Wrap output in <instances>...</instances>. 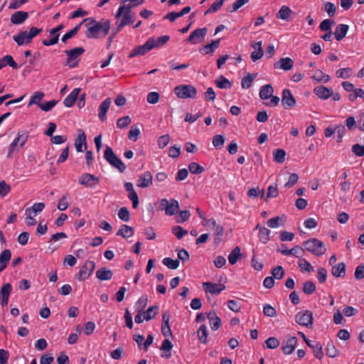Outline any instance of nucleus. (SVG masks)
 <instances>
[{
	"label": "nucleus",
	"instance_id": "4",
	"mask_svg": "<svg viewBox=\"0 0 364 364\" xmlns=\"http://www.w3.org/2000/svg\"><path fill=\"white\" fill-rule=\"evenodd\" d=\"M274 93V88L273 87L269 85H264L260 87L259 90V97L263 100H270L269 102H265V105L268 107H276L279 105V102L280 101V99L277 96H273Z\"/></svg>",
	"mask_w": 364,
	"mask_h": 364
},
{
	"label": "nucleus",
	"instance_id": "57",
	"mask_svg": "<svg viewBox=\"0 0 364 364\" xmlns=\"http://www.w3.org/2000/svg\"><path fill=\"white\" fill-rule=\"evenodd\" d=\"M286 153L283 149H276L273 153L274 160L278 163L284 162Z\"/></svg>",
	"mask_w": 364,
	"mask_h": 364
},
{
	"label": "nucleus",
	"instance_id": "10",
	"mask_svg": "<svg viewBox=\"0 0 364 364\" xmlns=\"http://www.w3.org/2000/svg\"><path fill=\"white\" fill-rule=\"evenodd\" d=\"M95 268V263L93 261L87 260L84 265L81 267L80 271L76 275V278L79 281H85L89 278L92 274Z\"/></svg>",
	"mask_w": 364,
	"mask_h": 364
},
{
	"label": "nucleus",
	"instance_id": "45",
	"mask_svg": "<svg viewBox=\"0 0 364 364\" xmlns=\"http://www.w3.org/2000/svg\"><path fill=\"white\" fill-rule=\"evenodd\" d=\"M240 249L239 247H235L228 256L229 262L235 264L240 257Z\"/></svg>",
	"mask_w": 364,
	"mask_h": 364
},
{
	"label": "nucleus",
	"instance_id": "15",
	"mask_svg": "<svg viewBox=\"0 0 364 364\" xmlns=\"http://www.w3.org/2000/svg\"><path fill=\"white\" fill-rule=\"evenodd\" d=\"M77 132V137L75 140V147L77 152H82L87 149L86 135L81 129H79Z\"/></svg>",
	"mask_w": 364,
	"mask_h": 364
},
{
	"label": "nucleus",
	"instance_id": "13",
	"mask_svg": "<svg viewBox=\"0 0 364 364\" xmlns=\"http://www.w3.org/2000/svg\"><path fill=\"white\" fill-rule=\"evenodd\" d=\"M207 28H197L193 31L188 38V41L191 44H198L203 41L207 33Z\"/></svg>",
	"mask_w": 364,
	"mask_h": 364
},
{
	"label": "nucleus",
	"instance_id": "20",
	"mask_svg": "<svg viewBox=\"0 0 364 364\" xmlns=\"http://www.w3.org/2000/svg\"><path fill=\"white\" fill-rule=\"evenodd\" d=\"M121 16H122V19H121L120 22L117 23V28L115 31V33H117L118 32H119L124 26L131 24V23H133L134 21V17H133L132 13H129V11L128 12L124 11V13L122 14V15Z\"/></svg>",
	"mask_w": 364,
	"mask_h": 364
},
{
	"label": "nucleus",
	"instance_id": "18",
	"mask_svg": "<svg viewBox=\"0 0 364 364\" xmlns=\"http://www.w3.org/2000/svg\"><path fill=\"white\" fill-rule=\"evenodd\" d=\"M314 94L321 100H327L333 95V90L323 85H318L314 88Z\"/></svg>",
	"mask_w": 364,
	"mask_h": 364
},
{
	"label": "nucleus",
	"instance_id": "62",
	"mask_svg": "<svg viewBox=\"0 0 364 364\" xmlns=\"http://www.w3.org/2000/svg\"><path fill=\"white\" fill-rule=\"evenodd\" d=\"M323 9L329 17H333L336 14V8L331 2H326L323 5Z\"/></svg>",
	"mask_w": 364,
	"mask_h": 364
},
{
	"label": "nucleus",
	"instance_id": "21",
	"mask_svg": "<svg viewBox=\"0 0 364 364\" xmlns=\"http://www.w3.org/2000/svg\"><path fill=\"white\" fill-rule=\"evenodd\" d=\"M294 65V61L290 58H281L279 61L276 62L274 64V68H279L283 70L287 71L292 68Z\"/></svg>",
	"mask_w": 364,
	"mask_h": 364
},
{
	"label": "nucleus",
	"instance_id": "17",
	"mask_svg": "<svg viewBox=\"0 0 364 364\" xmlns=\"http://www.w3.org/2000/svg\"><path fill=\"white\" fill-rule=\"evenodd\" d=\"M203 289L205 292L211 294H219L225 289V286L220 283L204 282L203 283Z\"/></svg>",
	"mask_w": 364,
	"mask_h": 364
},
{
	"label": "nucleus",
	"instance_id": "49",
	"mask_svg": "<svg viewBox=\"0 0 364 364\" xmlns=\"http://www.w3.org/2000/svg\"><path fill=\"white\" fill-rule=\"evenodd\" d=\"M140 133L141 132L139 127L135 125L132 126L128 134V138L132 141H136L138 139Z\"/></svg>",
	"mask_w": 364,
	"mask_h": 364
},
{
	"label": "nucleus",
	"instance_id": "61",
	"mask_svg": "<svg viewBox=\"0 0 364 364\" xmlns=\"http://www.w3.org/2000/svg\"><path fill=\"white\" fill-rule=\"evenodd\" d=\"M119 219L124 222H128L130 220V214L128 209L125 207L121 208L118 213Z\"/></svg>",
	"mask_w": 364,
	"mask_h": 364
},
{
	"label": "nucleus",
	"instance_id": "51",
	"mask_svg": "<svg viewBox=\"0 0 364 364\" xmlns=\"http://www.w3.org/2000/svg\"><path fill=\"white\" fill-rule=\"evenodd\" d=\"M311 349L313 350V353L316 358L319 360H321L323 358V352L322 346L321 345L320 343L314 341V347Z\"/></svg>",
	"mask_w": 364,
	"mask_h": 364
},
{
	"label": "nucleus",
	"instance_id": "27",
	"mask_svg": "<svg viewBox=\"0 0 364 364\" xmlns=\"http://www.w3.org/2000/svg\"><path fill=\"white\" fill-rule=\"evenodd\" d=\"M111 103H112L111 99L106 98L100 104L99 109H98V112H99L98 117L101 121L104 122L106 119V118H107L106 114L110 107Z\"/></svg>",
	"mask_w": 364,
	"mask_h": 364
},
{
	"label": "nucleus",
	"instance_id": "12",
	"mask_svg": "<svg viewBox=\"0 0 364 364\" xmlns=\"http://www.w3.org/2000/svg\"><path fill=\"white\" fill-rule=\"evenodd\" d=\"M79 183L89 188H95L100 183V178L91 173H83L79 178Z\"/></svg>",
	"mask_w": 364,
	"mask_h": 364
},
{
	"label": "nucleus",
	"instance_id": "39",
	"mask_svg": "<svg viewBox=\"0 0 364 364\" xmlns=\"http://www.w3.org/2000/svg\"><path fill=\"white\" fill-rule=\"evenodd\" d=\"M159 310L158 306H150L146 311H143L144 318L149 321L155 317Z\"/></svg>",
	"mask_w": 364,
	"mask_h": 364
},
{
	"label": "nucleus",
	"instance_id": "48",
	"mask_svg": "<svg viewBox=\"0 0 364 364\" xmlns=\"http://www.w3.org/2000/svg\"><path fill=\"white\" fill-rule=\"evenodd\" d=\"M326 355L330 358H336L338 355V350L333 345V342L328 343L326 346Z\"/></svg>",
	"mask_w": 364,
	"mask_h": 364
},
{
	"label": "nucleus",
	"instance_id": "42",
	"mask_svg": "<svg viewBox=\"0 0 364 364\" xmlns=\"http://www.w3.org/2000/svg\"><path fill=\"white\" fill-rule=\"evenodd\" d=\"M45 208V204L43 203H35L31 208H28L26 209V213H34L37 215L38 213L43 211Z\"/></svg>",
	"mask_w": 364,
	"mask_h": 364
},
{
	"label": "nucleus",
	"instance_id": "9",
	"mask_svg": "<svg viewBox=\"0 0 364 364\" xmlns=\"http://www.w3.org/2000/svg\"><path fill=\"white\" fill-rule=\"evenodd\" d=\"M313 320V313L309 310L299 311L295 316V321L298 324L307 328L312 327Z\"/></svg>",
	"mask_w": 364,
	"mask_h": 364
},
{
	"label": "nucleus",
	"instance_id": "14",
	"mask_svg": "<svg viewBox=\"0 0 364 364\" xmlns=\"http://www.w3.org/2000/svg\"><path fill=\"white\" fill-rule=\"evenodd\" d=\"M282 104L284 109H290L296 105V100L289 89L282 91Z\"/></svg>",
	"mask_w": 364,
	"mask_h": 364
},
{
	"label": "nucleus",
	"instance_id": "33",
	"mask_svg": "<svg viewBox=\"0 0 364 364\" xmlns=\"http://www.w3.org/2000/svg\"><path fill=\"white\" fill-rule=\"evenodd\" d=\"M293 14L292 10L287 6H282L278 14H277V17L278 18L289 21L290 16Z\"/></svg>",
	"mask_w": 364,
	"mask_h": 364
},
{
	"label": "nucleus",
	"instance_id": "40",
	"mask_svg": "<svg viewBox=\"0 0 364 364\" xmlns=\"http://www.w3.org/2000/svg\"><path fill=\"white\" fill-rule=\"evenodd\" d=\"M298 265L302 272H311L314 271V267L306 259L300 258Z\"/></svg>",
	"mask_w": 364,
	"mask_h": 364
},
{
	"label": "nucleus",
	"instance_id": "46",
	"mask_svg": "<svg viewBox=\"0 0 364 364\" xmlns=\"http://www.w3.org/2000/svg\"><path fill=\"white\" fill-rule=\"evenodd\" d=\"M44 97V93L43 92H36L31 97L30 101L28 102V106L32 105H37L39 107V105H41V101Z\"/></svg>",
	"mask_w": 364,
	"mask_h": 364
},
{
	"label": "nucleus",
	"instance_id": "31",
	"mask_svg": "<svg viewBox=\"0 0 364 364\" xmlns=\"http://www.w3.org/2000/svg\"><path fill=\"white\" fill-rule=\"evenodd\" d=\"M348 31V26L346 24H339L336 26L334 35L337 41H341L346 35Z\"/></svg>",
	"mask_w": 364,
	"mask_h": 364
},
{
	"label": "nucleus",
	"instance_id": "28",
	"mask_svg": "<svg viewBox=\"0 0 364 364\" xmlns=\"http://www.w3.org/2000/svg\"><path fill=\"white\" fill-rule=\"evenodd\" d=\"M112 277V271L107 267H101L96 272V277L102 281L110 280Z\"/></svg>",
	"mask_w": 364,
	"mask_h": 364
},
{
	"label": "nucleus",
	"instance_id": "24",
	"mask_svg": "<svg viewBox=\"0 0 364 364\" xmlns=\"http://www.w3.org/2000/svg\"><path fill=\"white\" fill-rule=\"evenodd\" d=\"M81 89L77 87L72 90V92L64 99L63 104L67 107H71L77 100Z\"/></svg>",
	"mask_w": 364,
	"mask_h": 364
},
{
	"label": "nucleus",
	"instance_id": "29",
	"mask_svg": "<svg viewBox=\"0 0 364 364\" xmlns=\"http://www.w3.org/2000/svg\"><path fill=\"white\" fill-rule=\"evenodd\" d=\"M262 45V41L257 42L252 45V47L255 49V50L251 53V59L252 61L255 62L263 56V49Z\"/></svg>",
	"mask_w": 364,
	"mask_h": 364
},
{
	"label": "nucleus",
	"instance_id": "64",
	"mask_svg": "<svg viewBox=\"0 0 364 364\" xmlns=\"http://www.w3.org/2000/svg\"><path fill=\"white\" fill-rule=\"evenodd\" d=\"M316 290V286L314 282L311 281H307L304 283L303 291L305 294H311Z\"/></svg>",
	"mask_w": 364,
	"mask_h": 364
},
{
	"label": "nucleus",
	"instance_id": "47",
	"mask_svg": "<svg viewBox=\"0 0 364 364\" xmlns=\"http://www.w3.org/2000/svg\"><path fill=\"white\" fill-rule=\"evenodd\" d=\"M352 69L350 68H341L336 72V75L338 78L347 79L352 75Z\"/></svg>",
	"mask_w": 364,
	"mask_h": 364
},
{
	"label": "nucleus",
	"instance_id": "8",
	"mask_svg": "<svg viewBox=\"0 0 364 364\" xmlns=\"http://www.w3.org/2000/svg\"><path fill=\"white\" fill-rule=\"evenodd\" d=\"M159 209L164 210L167 215H173L179 209V204L176 200L163 198L159 202Z\"/></svg>",
	"mask_w": 364,
	"mask_h": 364
},
{
	"label": "nucleus",
	"instance_id": "11",
	"mask_svg": "<svg viewBox=\"0 0 364 364\" xmlns=\"http://www.w3.org/2000/svg\"><path fill=\"white\" fill-rule=\"evenodd\" d=\"M152 48H154V41L152 38H149L144 44L134 48L129 53V58H132L137 55H143Z\"/></svg>",
	"mask_w": 364,
	"mask_h": 364
},
{
	"label": "nucleus",
	"instance_id": "22",
	"mask_svg": "<svg viewBox=\"0 0 364 364\" xmlns=\"http://www.w3.org/2000/svg\"><path fill=\"white\" fill-rule=\"evenodd\" d=\"M206 317L209 321L210 326L213 331H216L220 327L221 320L215 311H210L206 314Z\"/></svg>",
	"mask_w": 364,
	"mask_h": 364
},
{
	"label": "nucleus",
	"instance_id": "63",
	"mask_svg": "<svg viewBox=\"0 0 364 364\" xmlns=\"http://www.w3.org/2000/svg\"><path fill=\"white\" fill-rule=\"evenodd\" d=\"M272 277L276 279H281L284 275V270L282 266H277L272 271Z\"/></svg>",
	"mask_w": 364,
	"mask_h": 364
},
{
	"label": "nucleus",
	"instance_id": "52",
	"mask_svg": "<svg viewBox=\"0 0 364 364\" xmlns=\"http://www.w3.org/2000/svg\"><path fill=\"white\" fill-rule=\"evenodd\" d=\"M81 26V23L74 27L73 29H71L70 31L67 32L65 34H64L61 38V41L63 43H66L68 39L72 38L74 36L77 34L78 32L80 27Z\"/></svg>",
	"mask_w": 364,
	"mask_h": 364
},
{
	"label": "nucleus",
	"instance_id": "55",
	"mask_svg": "<svg viewBox=\"0 0 364 364\" xmlns=\"http://www.w3.org/2000/svg\"><path fill=\"white\" fill-rule=\"evenodd\" d=\"M255 76L252 74H248L242 79L241 86L243 89H248L251 87L252 82L254 80Z\"/></svg>",
	"mask_w": 364,
	"mask_h": 364
},
{
	"label": "nucleus",
	"instance_id": "16",
	"mask_svg": "<svg viewBox=\"0 0 364 364\" xmlns=\"http://www.w3.org/2000/svg\"><path fill=\"white\" fill-rule=\"evenodd\" d=\"M12 291V286L9 283L4 284L0 290V304L2 307L6 306L9 298Z\"/></svg>",
	"mask_w": 364,
	"mask_h": 364
},
{
	"label": "nucleus",
	"instance_id": "35",
	"mask_svg": "<svg viewBox=\"0 0 364 364\" xmlns=\"http://www.w3.org/2000/svg\"><path fill=\"white\" fill-rule=\"evenodd\" d=\"M311 78L318 82H327L331 79L328 75L325 74L321 70H316L311 76Z\"/></svg>",
	"mask_w": 364,
	"mask_h": 364
},
{
	"label": "nucleus",
	"instance_id": "59",
	"mask_svg": "<svg viewBox=\"0 0 364 364\" xmlns=\"http://www.w3.org/2000/svg\"><path fill=\"white\" fill-rule=\"evenodd\" d=\"M146 296H141L135 304V309L138 312H141L147 304Z\"/></svg>",
	"mask_w": 364,
	"mask_h": 364
},
{
	"label": "nucleus",
	"instance_id": "37",
	"mask_svg": "<svg viewBox=\"0 0 364 364\" xmlns=\"http://www.w3.org/2000/svg\"><path fill=\"white\" fill-rule=\"evenodd\" d=\"M198 338L201 343L205 344L208 343V328L205 324H202L197 331Z\"/></svg>",
	"mask_w": 364,
	"mask_h": 364
},
{
	"label": "nucleus",
	"instance_id": "32",
	"mask_svg": "<svg viewBox=\"0 0 364 364\" xmlns=\"http://www.w3.org/2000/svg\"><path fill=\"white\" fill-rule=\"evenodd\" d=\"M331 273L336 277H343L346 275V264L340 262L333 266Z\"/></svg>",
	"mask_w": 364,
	"mask_h": 364
},
{
	"label": "nucleus",
	"instance_id": "58",
	"mask_svg": "<svg viewBox=\"0 0 364 364\" xmlns=\"http://www.w3.org/2000/svg\"><path fill=\"white\" fill-rule=\"evenodd\" d=\"M132 119L129 116H125L119 118L117 122V127L119 129H123L129 125Z\"/></svg>",
	"mask_w": 364,
	"mask_h": 364
},
{
	"label": "nucleus",
	"instance_id": "19",
	"mask_svg": "<svg viewBox=\"0 0 364 364\" xmlns=\"http://www.w3.org/2000/svg\"><path fill=\"white\" fill-rule=\"evenodd\" d=\"M298 343V339L295 336H290L287 339L282 347V350L285 355H290L294 350Z\"/></svg>",
	"mask_w": 364,
	"mask_h": 364
},
{
	"label": "nucleus",
	"instance_id": "30",
	"mask_svg": "<svg viewBox=\"0 0 364 364\" xmlns=\"http://www.w3.org/2000/svg\"><path fill=\"white\" fill-rule=\"evenodd\" d=\"M220 40L218 39L213 41L210 43L204 46L200 50V53L203 55L211 54L216 50L220 44Z\"/></svg>",
	"mask_w": 364,
	"mask_h": 364
},
{
	"label": "nucleus",
	"instance_id": "56",
	"mask_svg": "<svg viewBox=\"0 0 364 364\" xmlns=\"http://www.w3.org/2000/svg\"><path fill=\"white\" fill-rule=\"evenodd\" d=\"M225 143V137L223 135L221 134H217L215 135L213 138V145L216 149H220L223 147V144Z\"/></svg>",
	"mask_w": 364,
	"mask_h": 364
},
{
	"label": "nucleus",
	"instance_id": "7",
	"mask_svg": "<svg viewBox=\"0 0 364 364\" xmlns=\"http://www.w3.org/2000/svg\"><path fill=\"white\" fill-rule=\"evenodd\" d=\"M85 52V49L82 47H77L73 49L66 50L65 53L67 55L66 65L70 68L77 67L78 60L77 58L82 55Z\"/></svg>",
	"mask_w": 364,
	"mask_h": 364
},
{
	"label": "nucleus",
	"instance_id": "34",
	"mask_svg": "<svg viewBox=\"0 0 364 364\" xmlns=\"http://www.w3.org/2000/svg\"><path fill=\"white\" fill-rule=\"evenodd\" d=\"M134 234V230L127 225H122L120 229L117 232V235L122 236L124 238H129Z\"/></svg>",
	"mask_w": 364,
	"mask_h": 364
},
{
	"label": "nucleus",
	"instance_id": "60",
	"mask_svg": "<svg viewBox=\"0 0 364 364\" xmlns=\"http://www.w3.org/2000/svg\"><path fill=\"white\" fill-rule=\"evenodd\" d=\"M279 341L275 337H269L265 341L267 348L275 349L279 346Z\"/></svg>",
	"mask_w": 364,
	"mask_h": 364
},
{
	"label": "nucleus",
	"instance_id": "36",
	"mask_svg": "<svg viewBox=\"0 0 364 364\" xmlns=\"http://www.w3.org/2000/svg\"><path fill=\"white\" fill-rule=\"evenodd\" d=\"M284 224V220L283 217L277 216L272 218L267 221V225L270 228H277L283 226Z\"/></svg>",
	"mask_w": 364,
	"mask_h": 364
},
{
	"label": "nucleus",
	"instance_id": "53",
	"mask_svg": "<svg viewBox=\"0 0 364 364\" xmlns=\"http://www.w3.org/2000/svg\"><path fill=\"white\" fill-rule=\"evenodd\" d=\"M188 170L191 173L193 174H199L203 173L205 169L204 168L199 165L198 163L192 162L188 166Z\"/></svg>",
	"mask_w": 364,
	"mask_h": 364
},
{
	"label": "nucleus",
	"instance_id": "44",
	"mask_svg": "<svg viewBox=\"0 0 364 364\" xmlns=\"http://www.w3.org/2000/svg\"><path fill=\"white\" fill-rule=\"evenodd\" d=\"M215 85L220 89H229L232 86L231 82L223 75L215 80Z\"/></svg>",
	"mask_w": 364,
	"mask_h": 364
},
{
	"label": "nucleus",
	"instance_id": "6",
	"mask_svg": "<svg viewBox=\"0 0 364 364\" xmlns=\"http://www.w3.org/2000/svg\"><path fill=\"white\" fill-rule=\"evenodd\" d=\"M27 139V132L24 131L18 132L15 139L9 145L7 158H11L14 152L18 151L21 148H23L26 144Z\"/></svg>",
	"mask_w": 364,
	"mask_h": 364
},
{
	"label": "nucleus",
	"instance_id": "23",
	"mask_svg": "<svg viewBox=\"0 0 364 364\" xmlns=\"http://www.w3.org/2000/svg\"><path fill=\"white\" fill-rule=\"evenodd\" d=\"M255 230H259L258 237L262 243L267 244L270 240L271 231L268 228L258 224L255 227Z\"/></svg>",
	"mask_w": 364,
	"mask_h": 364
},
{
	"label": "nucleus",
	"instance_id": "41",
	"mask_svg": "<svg viewBox=\"0 0 364 364\" xmlns=\"http://www.w3.org/2000/svg\"><path fill=\"white\" fill-rule=\"evenodd\" d=\"M162 263L170 269H176L180 265L179 259H173L170 257H165Z\"/></svg>",
	"mask_w": 364,
	"mask_h": 364
},
{
	"label": "nucleus",
	"instance_id": "43",
	"mask_svg": "<svg viewBox=\"0 0 364 364\" xmlns=\"http://www.w3.org/2000/svg\"><path fill=\"white\" fill-rule=\"evenodd\" d=\"M196 89L190 85H183V98H194L196 95Z\"/></svg>",
	"mask_w": 364,
	"mask_h": 364
},
{
	"label": "nucleus",
	"instance_id": "50",
	"mask_svg": "<svg viewBox=\"0 0 364 364\" xmlns=\"http://www.w3.org/2000/svg\"><path fill=\"white\" fill-rule=\"evenodd\" d=\"M226 0H217L215 1L211 6L205 12V15L208 14L217 12L220 9L221 6L224 4Z\"/></svg>",
	"mask_w": 364,
	"mask_h": 364
},
{
	"label": "nucleus",
	"instance_id": "25",
	"mask_svg": "<svg viewBox=\"0 0 364 364\" xmlns=\"http://www.w3.org/2000/svg\"><path fill=\"white\" fill-rule=\"evenodd\" d=\"M28 17V12L18 11L14 13L11 16V22L15 25L23 23Z\"/></svg>",
	"mask_w": 364,
	"mask_h": 364
},
{
	"label": "nucleus",
	"instance_id": "3",
	"mask_svg": "<svg viewBox=\"0 0 364 364\" xmlns=\"http://www.w3.org/2000/svg\"><path fill=\"white\" fill-rule=\"evenodd\" d=\"M104 158L112 167L117 168L120 173H124L127 168L126 165L114 153L112 149L107 146L104 151Z\"/></svg>",
	"mask_w": 364,
	"mask_h": 364
},
{
	"label": "nucleus",
	"instance_id": "2",
	"mask_svg": "<svg viewBox=\"0 0 364 364\" xmlns=\"http://www.w3.org/2000/svg\"><path fill=\"white\" fill-rule=\"evenodd\" d=\"M42 32V28L32 27L29 31H21L17 35L13 36L14 41L18 46H21L23 45L29 44L32 39Z\"/></svg>",
	"mask_w": 364,
	"mask_h": 364
},
{
	"label": "nucleus",
	"instance_id": "38",
	"mask_svg": "<svg viewBox=\"0 0 364 364\" xmlns=\"http://www.w3.org/2000/svg\"><path fill=\"white\" fill-rule=\"evenodd\" d=\"M304 250L299 245L294 246L293 248L289 250V251H282V255H294L298 258H301L304 254Z\"/></svg>",
	"mask_w": 364,
	"mask_h": 364
},
{
	"label": "nucleus",
	"instance_id": "54",
	"mask_svg": "<svg viewBox=\"0 0 364 364\" xmlns=\"http://www.w3.org/2000/svg\"><path fill=\"white\" fill-rule=\"evenodd\" d=\"M132 8H134V6H132V4L130 2L128 4H124L122 6H120L117 10L116 15H115V18H119V17H121V16L122 15L124 11H126V12L129 11V13H132L131 9Z\"/></svg>",
	"mask_w": 364,
	"mask_h": 364
},
{
	"label": "nucleus",
	"instance_id": "26",
	"mask_svg": "<svg viewBox=\"0 0 364 364\" xmlns=\"http://www.w3.org/2000/svg\"><path fill=\"white\" fill-rule=\"evenodd\" d=\"M152 180L151 172L146 171L139 176L137 186L140 188L149 187L152 183Z\"/></svg>",
	"mask_w": 364,
	"mask_h": 364
},
{
	"label": "nucleus",
	"instance_id": "1",
	"mask_svg": "<svg viewBox=\"0 0 364 364\" xmlns=\"http://www.w3.org/2000/svg\"><path fill=\"white\" fill-rule=\"evenodd\" d=\"M87 21L86 37L87 38H98L100 36H105L110 30V22L108 20L97 21L92 18H87L83 20Z\"/></svg>",
	"mask_w": 364,
	"mask_h": 364
},
{
	"label": "nucleus",
	"instance_id": "5",
	"mask_svg": "<svg viewBox=\"0 0 364 364\" xmlns=\"http://www.w3.org/2000/svg\"><path fill=\"white\" fill-rule=\"evenodd\" d=\"M303 245L304 250L316 256L323 255L326 251L324 244L316 238L307 240L303 243Z\"/></svg>",
	"mask_w": 364,
	"mask_h": 364
}]
</instances>
